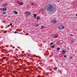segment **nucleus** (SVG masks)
Segmentation results:
<instances>
[{
  "mask_svg": "<svg viewBox=\"0 0 77 77\" xmlns=\"http://www.w3.org/2000/svg\"><path fill=\"white\" fill-rule=\"evenodd\" d=\"M48 11L50 12H53V11H54V8H53V5L51 4H49L48 5L47 8H46Z\"/></svg>",
  "mask_w": 77,
  "mask_h": 77,
  "instance_id": "nucleus-1",
  "label": "nucleus"
},
{
  "mask_svg": "<svg viewBox=\"0 0 77 77\" xmlns=\"http://www.w3.org/2000/svg\"><path fill=\"white\" fill-rule=\"evenodd\" d=\"M58 28L60 30H61L62 29H64V26H61L59 27Z\"/></svg>",
  "mask_w": 77,
  "mask_h": 77,
  "instance_id": "nucleus-2",
  "label": "nucleus"
},
{
  "mask_svg": "<svg viewBox=\"0 0 77 77\" xmlns=\"http://www.w3.org/2000/svg\"><path fill=\"white\" fill-rule=\"evenodd\" d=\"M57 22V21H56V20H53L52 21H51L52 23H56Z\"/></svg>",
  "mask_w": 77,
  "mask_h": 77,
  "instance_id": "nucleus-3",
  "label": "nucleus"
},
{
  "mask_svg": "<svg viewBox=\"0 0 77 77\" xmlns=\"http://www.w3.org/2000/svg\"><path fill=\"white\" fill-rule=\"evenodd\" d=\"M17 3H18V4H19V5H20V6H21L22 5H23V3L22 2L20 3L19 2H18Z\"/></svg>",
  "mask_w": 77,
  "mask_h": 77,
  "instance_id": "nucleus-4",
  "label": "nucleus"
},
{
  "mask_svg": "<svg viewBox=\"0 0 77 77\" xmlns=\"http://www.w3.org/2000/svg\"><path fill=\"white\" fill-rule=\"evenodd\" d=\"M26 55L27 56H28L29 57H30V56H31V55H32V54L27 53L26 54Z\"/></svg>",
  "mask_w": 77,
  "mask_h": 77,
  "instance_id": "nucleus-5",
  "label": "nucleus"
},
{
  "mask_svg": "<svg viewBox=\"0 0 77 77\" xmlns=\"http://www.w3.org/2000/svg\"><path fill=\"white\" fill-rule=\"evenodd\" d=\"M26 14H27L28 15H30V12H26Z\"/></svg>",
  "mask_w": 77,
  "mask_h": 77,
  "instance_id": "nucleus-6",
  "label": "nucleus"
},
{
  "mask_svg": "<svg viewBox=\"0 0 77 77\" xmlns=\"http://www.w3.org/2000/svg\"><path fill=\"white\" fill-rule=\"evenodd\" d=\"M7 10V8L4 7L3 8V11H6Z\"/></svg>",
  "mask_w": 77,
  "mask_h": 77,
  "instance_id": "nucleus-7",
  "label": "nucleus"
},
{
  "mask_svg": "<svg viewBox=\"0 0 77 77\" xmlns=\"http://www.w3.org/2000/svg\"><path fill=\"white\" fill-rule=\"evenodd\" d=\"M14 13L15 14H18V12L16 11H14Z\"/></svg>",
  "mask_w": 77,
  "mask_h": 77,
  "instance_id": "nucleus-8",
  "label": "nucleus"
},
{
  "mask_svg": "<svg viewBox=\"0 0 77 77\" xmlns=\"http://www.w3.org/2000/svg\"><path fill=\"white\" fill-rule=\"evenodd\" d=\"M34 17L35 18V19H36V15L35 14H34Z\"/></svg>",
  "mask_w": 77,
  "mask_h": 77,
  "instance_id": "nucleus-9",
  "label": "nucleus"
},
{
  "mask_svg": "<svg viewBox=\"0 0 77 77\" xmlns=\"http://www.w3.org/2000/svg\"><path fill=\"white\" fill-rule=\"evenodd\" d=\"M66 53V51H65L64 50L63 51V52L62 53L63 54H65V53Z\"/></svg>",
  "mask_w": 77,
  "mask_h": 77,
  "instance_id": "nucleus-10",
  "label": "nucleus"
},
{
  "mask_svg": "<svg viewBox=\"0 0 77 77\" xmlns=\"http://www.w3.org/2000/svg\"><path fill=\"white\" fill-rule=\"evenodd\" d=\"M72 41V43H74V41H75V40L74 39H73Z\"/></svg>",
  "mask_w": 77,
  "mask_h": 77,
  "instance_id": "nucleus-11",
  "label": "nucleus"
},
{
  "mask_svg": "<svg viewBox=\"0 0 77 77\" xmlns=\"http://www.w3.org/2000/svg\"><path fill=\"white\" fill-rule=\"evenodd\" d=\"M0 11H3V8H0Z\"/></svg>",
  "mask_w": 77,
  "mask_h": 77,
  "instance_id": "nucleus-12",
  "label": "nucleus"
},
{
  "mask_svg": "<svg viewBox=\"0 0 77 77\" xmlns=\"http://www.w3.org/2000/svg\"><path fill=\"white\" fill-rule=\"evenodd\" d=\"M57 68H54V69L55 71H56V70H57Z\"/></svg>",
  "mask_w": 77,
  "mask_h": 77,
  "instance_id": "nucleus-13",
  "label": "nucleus"
},
{
  "mask_svg": "<svg viewBox=\"0 0 77 77\" xmlns=\"http://www.w3.org/2000/svg\"><path fill=\"white\" fill-rule=\"evenodd\" d=\"M40 18V17H39V16H38L37 17V20H39V19Z\"/></svg>",
  "mask_w": 77,
  "mask_h": 77,
  "instance_id": "nucleus-14",
  "label": "nucleus"
},
{
  "mask_svg": "<svg viewBox=\"0 0 77 77\" xmlns=\"http://www.w3.org/2000/svg\"><path fill=\"white\" fill-rule=\"evenodd\" d=\"M7 58V57H4L3 58V59H4V60H5V59H6V58Z\"/></svg>",
  "mask_w": 77,
  "mask_h": 77,
  "instance_id": "nucleus-15",
  "label": "nucleus"
},
{
  "mask_svg": "<svg viewBox=\"0 0 77 77\" xmlns=\"http://www.w3.org/2000/svg\"><path fill=\"white\" fill-rule=\"evenodd\" d=\"M4 6H7V4L6 3H5L4 4Z\"/></svg>",
  "mask_w": 77,
  "mask_h": 77,
  "instance_id": "nucleus-16",
  "label": "nucleus"
},
{
  "mask_svg": "<svg viewBox=\"0 0 77 77\" xmlns=\"http://www.w3.org/2000/svg\"><path fill=\"white\" fill-rule=\"evenodd\" d=\"M60 48H57V50H60Z\"/></svg>",
  "mask_w": 77,
  "mask_h": 77,
  "instance_id": "nucleus-17",
  "label": "nucleus"
},
{
  "mask_svg": "<svg viewBox=\"0 0 77 77\" xmlns=\"http://www.w3.org/2000/svg\"><path fill=\"white\" fill-rule=\"evenodd\" d=\"M53 44H54V42H51L50 43V45H53Z\"/></svg>",
  "mask_w": 77,
  "mask_h": 77,
  "instance_id": "nucleus-18",
  "label": "nucleus"
},
{
  "mask_svg": "<svg viewBox=\"0 0 77 77\" xmlns=\"http://www.w3.org/2000/svg\"><path fill=\"white\" fill-rule=\"evenodd\" d=\"M58 37V35H56L55 36V38H57Z\"/></svg>",
  "mask_w": 77,
  "mask_h": 77,
  "instance_id": "nucleus-19",
  "label": "nucleus"
},
{
  "mask_svg": "<svg viewBox=\"0 0 77 77\" xmlns=\"http://www.w3.org/2000/svg\"><path fill=\"white\" fill-rule=\"evenodd\" d=\"M51 48H54V46H52Z\"/></svg>",
  "mask_w": 77,
  "mask_h": 77,
  "instance_id": "nucleus-20",
  "label": "nucleus"
},
{
  "mask_svg": "<svg viewBox=\"0 0 77 77\" xmlns=\"http://www.w3.org/2000/svg\"><path fill=\"white\" fill-rule=\"evenodd\" d=\"M18 74H21V72H18Z\"/></svg>",
  "mask_w": 77,
  "mask_h": 77,
  "instance_id": "nucleus-21",
  "label": "nucleus"
},
{
  "mask_svg": "<svg viewBox=\"0 0 77 77\" xmlns=\"http://www.w3.org/2000/svg\"><path fill=\"white\" fill-rule=\"evenodd\" d=\"M14 33H18V32H17V31H15V32H14Z\"/></svg>",
  "mask_w": 77,
  "mask_h": 77,
  "instance_id": "nucleus-22",
  "label": "nucleus"
},
{
  "mask_svg": "<svg viewBox=\"0 0 77 77\" xmlns=\"http://www.w3.org/2000/svg\"><path fill=\"white\" fill-rule=\"evenodd\" d=\"M43 28H44V26H42L41 27V29H43Z\"/></svg>",
  "mask_w": 77,
  "mask_h": 77,
  "instance_id": "nucleus-23",
  "label": "nucleus"
},
{
  "mask_svg": "<svg viewBox=\"0 0 77 77\" xmlns=\"http://www.w3.org/2000/svg\"><path fill=\"white\" fill-rule=\"evenodd\" d=\"M35 26H39V25H38V24H36L35 25Z\"/></svg>",
  "mask_w": 77,
  "mask_h": 77,
  "instance_id": "nucleus-24",
  "label": "nucleus"
},
{
  "mask_svg": "<svg viewBox=\"0 0 77 77\" xmlns=\"http://www.w3.org/2000/svg\"><path fill=\"white\" fill-rule=\"evenodd\" d=\"M64 57H65V58L66 57V55H64Z\"/></svg>",
  "mask_w": 77,
  "mask_h": 77,
  "instance_id": "nucleus-25",
  "label": "nucleus"
},
{
  "mask_svg": "<svg viewBox=\"0 0 77 77\" xmlns=\"http://www.w3.org/2000/svg\"><path fill=\"white\" fill-rule=\"evenodd\" d=\"M3 14H6V12H3L2 13Z\"/></svg>",
  "mask_w": 77,
  "mask_h": 77,
  "instance_id": "nucleus-26",
  "label": "nucleus"
},
{
  "mask_svg": "<svg viewBox=\"0 0 77 77\" xmlns=\"http://www.w3.org/2000/svg\"><path fill=\"white\" fill-rule=\"evenodd\" d=\"M70 59H72V57H70Z\"/></svg>",
  "mask_w": 77,
  "mask_h": 77,
  "instance_id": "nucleus-27",
  "label": "nucleus"
},
{
  "mask_svg": "<svg viewBox=\"0 0 77 77\" xmlns=\"http://www.w3.org/2000/svg\"><path fill=\"white\" fill-rule=\"evenodd\" d=\"M12 23H11L10 24V26H12Z\"/></svg>",
  "mask_w": 77,
  "mask_h": 77,
  "instance_id": "nucleus-28",
  "label": "nucleus"
},
{
  "mask_svg": "<svg viewBox=\"0 0 77 77\" xmlns=\"http://www.w3.org/2000/svg\"><path fill=\"white\" fill-rule=\"evenodd\" d=\"M12 77H16V76L15 75H14Z\"/></svg>",
  "mask_w": 77,
  "mask_h": 77,
  "instance_id": "nucleus-29",
  "label": "nucleus"
},
{
  "mask_svg": "<svg viewBox=\"0 0 77 77\" xmlns=\"http://www.w3.org/2000/svg\"><path fill=\"white\" fill-rule=\"evenodd\" d=\"M17 70H19V69L17 68Z\"/></svg>",
  "mask_w": 77,
  "mask_h": 77,
  "instance_id": "nucleus-30",
  "label": "nucleus"
},
{
  "mask_svg": "<svg viewBox=\"0 0 77 77\" xmlns=\"http://www.w3.org/2000/svg\"><path fill=\"white\" fill-rule=\"evenodd\" d=\"M71 36H73V35H72V34H70Z\"/></svg>",
  "mask_w": 77,
  "mask_h": 77,
  "instance_id": "nucleus-31",
  "label": "nucleus"
},
{
  "mask_svg": "<svg viewBox=\"0 0 77 77\" xmlns=\"http://www.w3.org/2000/svg\"><path fill=\"white\" fill-rule=\"evenodd\" d=\"M5 33H6L7 32V31H5Z\"/></svg>",
  "mask_w": 77,
  "mask_h": 77,
  "instance_id": "nucleus-32",
  "label": "nucleus"
},
{
  "mask_svg": "<svg viewBox=\"0 0 77 77\" xmlns=\"http://www.w3.org/2000/svg\"><path fill=\"white\" fill-rule=\"evenodd\" d=\"M32 5H33V3H32Z\"/></svg>",
  "mask_w": 77,
  "mask_h": 77,
  "instance_id": "nucleus-33",
  "label": "nucleus"
},
{
  "mask_svg": "<svg viewBox=\"0 0 77 77\" xmlns=\"http://www.w3.org/2000/svg\"><path fill=\"white\" fill-rule=\"evenodd\" d=\"M76 16H77V14H76Z\"/></svg>",
  "mask_w": 77,
  "mask_h": 77,
  "instance_id": "nucleus-34",
  "label": "nucleus"
},
{
  "mask_svg": "<svg viewBox=\"0 0 77 77\" xmlns=\"http://www.w3.org/2000/svg\"><path fill=\"white\" fill-rule=\"evenodd\" d=\"M31 67H32L31 66V67H30V69H31Z\"/></svg>",
  "mask_w": 77,
  "mask_h": 77,
  "instance_id": "nucleus-35",
  "label": "nucleus"
},
{
  "mask_svg": "<svg viewBox=\"0 0 77 77\" xmlns=\"http://www.w3.org/2000/svg\"><path fill=\"white\" fill-rule=\"evenodd\" d=\"M20 34H21V33H20Z\"/></svg>",
  "mask_w": 77,
  "mask_h": 77,
  "instance_id": "nucleus-36",
  "label": "nucleus"
}]
</instances>
